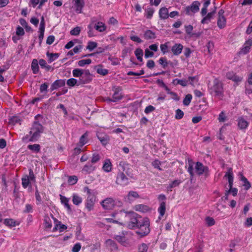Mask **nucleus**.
Here are the masks:
<instances>
[{"label": "nucleus", "mask_w": 252, "mask_h": 252, "mask_svg": "<svg viewBox=\"0 0 252 252\" xmlns=\"http://www.w3.org/2000/svg\"><path fill=\"white\" fill-rule=\"evenodd\" d=\"M120 215L122 217H124V219L122 220V221L119 223L126 226L130 229L136 228L139 224V222H140L143 219L133 211L125 212L124 211H121Z\"/></svg>", "instance_id": "f257e3e1"}, {"label": "nucleus", "mask_w": 252, "mask_h": 252, "mask_svg": "<svg viewBox=\"0 0 252 252\" xmlns=\"http://www.w3.org/2000/svg\"><path fill=\"white\" fill-rule=\"evenodd\" d=\"M43 226L44 230L46 231L62 232L63 231V224L55 219L52 215L45 216L44 218Z\"/></svg>", "instance_id": "f03ea898"}, {"label": "nucleus", "mask_w": 252, "mask_h": 252, "mask_svg": "<svg viewBox=\"0 0 252 252\" xmlns=\"http://www.w3.org/2000/svg\"><path fill=\"white\" fill-rule=\"evenodd\" d=\"M73 76L74 77H79V85H82L89 83L93 80V75L89 69L75 68L72 71Z\"/></svg>", "instance_id": "7ed1b4c3"}, {"label": "nucleus", "mask_w": 252, "mask_h": 252, "mask_svg": "<svg viewBox=\"0 0 252 252\" xmlns=\"http://www.w3.org/2000/svg\"><path fill=\"white\" fill-rule=\"evenodd\" d=\"M42 132L43 127L42 125L38 123L35 122L32 126L29 134H27L23 137L22 140L25 142L35 141L39 137Z\"/></svg>", "instance_id": "20e7f679"}, {"label": "nucleus", "mask_w": 252, "mask_h": 252, "mask_svg": "<svg viewBox=\"0 0 252 252\" xmlns=\"http://www.w3.org/2000/svg\"><path fill=\"white\" fill-rule=\"evenodd\" d=\"M211 94H214L215 96L221 98L223 95L222 84L219 79L216 78L213 81V85L209 86Z\"/></svg>", "instance_id": "39448f33"}, {"label": "nucleus", "mask_w": 252, "mask_h": 252, "mask_svg": "<svg viewBox=\"0 0 252 252\" xmlns=\"http://www.w3.org/2000/svg\"><path fill=\"white\" fill-rule=\"evenodd\" d=\"M150 222L148 218H143L140 222H139V224L136 227L138 230L136 231L137 234L140 235L141 237H144L148 235L150 229L149 228Z\"/></svg>", "instance_id": "423d86ee"}, {"label": "nucleus", "mask_w": 252, "mask_h": 252, "mask_svg": "<svg viewBox=\"0 0 252 252\" xmlns=\"http://www.w3.org/2000/svg\"><path fill=\"white\" fill-rule=\"evenodd\" d=\"M35 177L32 170H29V175L24 176L22 179V185L24 188H27L30 185V182H34Z\"/></svg>", "instance_id": "0eeeda50"}, {"label": "nucleus", "mask_w": 252, "mask_h": 252, "mask_svg": "<svg viewBox=\"0 0 252 252\" xmlns=\"http://www.w3.org/2000/svg\"><path fill=\"white\" fill-rule=\"evenodd\" d=\"M100 204L104 209L105 210H112L116 205L115 200L111 197H108L102 200Z\"/></svg>", "instance_id": "6e6552de"}, {"label": "nucleus", "mask_w": 252, "mask_h": 252, "mask_svg": "<svg viewBox=\"0 0 252 252\" xmlns=\"http://www.w3.org/2000/svg\"><path fill=\"white\" fill-rule=\"evenodd\" d=\"M195 169L196 174L198 175H201L204 173L206 176L208 175L209 170L208 167L204 166L203 164L200 162H197L196 163Z\"/></svg>", "instance_id": "1a4fd4ad"}, {"label": "nucleus", "mask_w": 252, "mask_h": 252, "mask_svg": "<svg viewBox=\"0 0 252 252\" xmlns=\"http://www.w3.org/2000/svg\"><path fill=\"white\" fill-rule=\"evenodd\" d=\"M114 239L122 245L125 247H129L131 245L128 239L123 232L121 234L115 235Z\"/></svg>", "instance_id": "9d476101"}, {"label": "nucleus", "mask_w": 252, "mask_h": 252, "mask_svg": "<svg viewBox=\"0 0 252 252\" xmlns=\"http://www.w3.org/2000/svg\"><path fill=\"white\" fill-rule=\"evenodd\" d=\"M116 183L120 186H125L128 184V179L123 172H119L117 175Z\"/></svg>", "instance_id": "9b49d317"}, {"label": "nucleus", "mask_w": 252, "mask_h": 252, "mask_svg": "<svg viewBox=\"0 0 252 252\" xmlns=\"http://www.w3.org/2000/svg\"><path fill=\"white\" fill-rule=\"evenodd\" d=\"M96 197L94 194H90L87 196L85 203V206L88 211H91L94 209Z\"/></svg>", "instance_id": "f8f14e48"}, {"label": "nucleus", "mask_w": 252, "mask_h": 252, "mask_svg": "<svg viewBox=\"0 0 252 252\" xmlns=\"http://www.w3.org/2000/svg\"><path fill=\"white\" fill-rule=\"evenodd\" d=\"M112 90L114 91L112 96L113 102H117L122 99V89L120 87L114 86L113 87Z\"/></svg>", "instance_id": "ddd939ff"}, {"label": "nucleus", "mask_w": 252, "mask_h": 252, "mask_svg": "<svg viewBox=\"0 0 252 252\" xmlns=\"http://www.w3.org/2000/svg\"><path fill=\"white\" fill-rule=\"evenodd\" d=\"M200 3L198 1H195L192 2L191 5L186 7V12L187 14H189L190 11L193 13H196L199 11V6Z\"/></svg>", "instance_id": "4468645a"}, {"label": "nucleus", "mask_w": 252, "mask_h": 252, "mask_svg": "<svg viewBox=\"0 0 252 252\" xmlns=\"http://www.w3.org/2000/svg\"><path fill=\"white\" fill-rule=\"evenodd\" d=\"M106 246L111 251H115L118 250V247L116 242L111 240L108 239L105 241Z\"/></svg>", "instance_id": "2eb2a0df"}, {"label": "nucleus", "mask_w": 252, "mask_h": 252, "mask_svg": "<svg viewBox=\"0 0 252 252\" xmlns=\"http://www.w3.org/2000/svg\"><path fill=\"white\" fill-rule=\"evenodd\" d=\"M74 1V7L76 13H82V10L84 6L85 3L84 0H73Z\"/></svg>", "instance_id": "dca6fc26"}, {"label": "nucleus", "mask_w": 252, "mask_h": 252, "mask_svg": "<svg viewBox=\"0 0 252 252\" xmlns=\"http://www.w3.org/2000/svg\"><path fill=\"white\" fill-rule=\"evenodd\" d=\"M183 46L180 43L175 44L171 48V51L175 56L179 55L182 52Z\"/></svg>", "instance_id": "f3484780"}, {"label": "nucleus", "mask_w": 252, "mask_h": 252, "mask_svg": "<svg viewBox=\"0 0 252 252\" xmlns=\"http://www.w3.org/2000/svg\"><path fill=\"white\" fill-rule=\"evenodd\" d=\"M252 45V40L249 39L246 41L244 43L243 48L241 49L240 51V53L243 54H246L249 52L251 47Z\"/></svg>", "instance_id": "a211bd4d"}, {"label": "nucleus", "mask_w": 252, "mask_h": 252, "mask_svg": "<svg viewBox=\"0 0 252 252\" xmlns=\"http://www.w3.org/2000/svg\"><path fill=\"white\" fill-rule=\"evenodd\" d=\"M95 168V166H94L91 162H88L87 164L84 166L82 169V172L86 174H90L94 171Z\"/></svg>", "instance_id": "6ab92c4d"}, {"label": "nucleus", "mask_w": 252, "mask_h": 252, "mask_svg": "<svg viewBox=\"0 0 252 252\" xmlns=\"http://www.w3.org/2000/svg\"><path fill=\"white\" fill-rule=\"evenodd\" d=\"M225 177H227L229 183V189L232 188L233 182V173L232 168H229L228 171L226 173Z\"/></svg>", "instance_id": "aec40b11"}, {"label": "nucleus", "mask_w": 252, "mask_h": 252, "mask_svg": "<svg viewBox=\"0 0 252 252\" xmlns=\"http://www.w3.org/2000/svg\"><path fill=\"white\" fill-rule=\"evenodd\" d=\"M3 223L8 227H12L19 225L20 222L12 219H5L3 220Z\"/></svg>", "instance_id": "412c9836"}, {"label": "nucleus", "mask_w": 252, "mask_h": 252, "mask_svg": "<svg viewBox=\"0 0 252 252\" xmlns=\"http://www.w3.org/2000/svg\"><path fill=\"white\" fill-rule=\"evenodd\" d=\"M249 125V123L243 117H240L238 119V126L240 129H246Z\"/></svg>", "instance_id": "4be33fe9"}, {"label": "nucleus", "mask_w": 252, "mask_h": 252, "mask_svg": "<svg viewBox=\"0 0 252 252\" xmlns=\"http://www.w3.org/2000/svg\"><path fill=\"white\" fill-rule=\"evenodd\" d=\"M159 16L161 19H166L169 17L168 10L167 8L163 7L159 10Z\"/></svg>", "instance_id": "5701e85b"}, {"label": "nucleus", "mask_w": 252, "mask_h": 252, "mask_svg": "<svg viewBox=\"0 0 252 252\" xmlns=\"http://www.w3.org/2000/svg\"><path fill=\"white\" fill-rule=\"evenodd\" d=\"M94 28L99 32H103L106 30L105 24L101 22H97L94 24Z\"/></svg>", "instance_id": "b1692460"}, {"label": "nucleus", "mask_w": 252, "mask_h": 252, "mask_svg": "<svg viewBox=\"0 0 252 252\" xmlns=\"http://www.w3.org/2000/svg\"><path fill=\"white\" fill-rule=\"evenodd\" d=\"M139 197L138 193L136 191H130L128 193L127 195L125 198V200L128 202H131L133 200L132 198H137Z\"/></svg>", "instance_id": "393cba45"}, {"label": "nucleus", "mask_w": 252, "mask_h": 252, "mask_svg": "<svg viewBox=\"0 0 252 252\" xmlns=\"http://www.w3.org/2000/svg\"><path fill=\"white\" fill-rule=\"evenodd\" d=\"M172 84L176 86L177 85H180L182 87H186L189 85L188 81L186 79H175L172 81Z\"/></svg>", "instance_id": "a878e982"}, {"label": "nucleus", "mask_w": 252, "mask_h": 252, "mask_svg": "<svg viewBox=\"0 0 252 252\" xmlns=\"http://www.w3.org/2000/svg\"><path fill=\"white\" fill-rule=\"evenodd\" d=\"M144 37L147 40L154 39L156 38L155 33L150 30H147L145 32Z\"/></svg>", "instance_id": "bb28decb"}, {"label": "nucleus", "mask_w": 252, "mask_h": 252, "mask_svg": "<svg viewBox=\"0 0 252 252\" xmlns=\"http://www.w3.org/2000/svg\"><path fill=\"white\" fill-rule=\"evenodd\" d=\"M88 134L85 132L80 138L79 141L77 145L79 147H82L87 142Z\"/></svg>", "instance_id": "cd10ccee"}, {"label": "nucleus", "mask_w": 252, "mask_h": 252, "mask_svg": "<svg viewBox=\"0 0 252 252\" xmlns=\"http://www.w3.org/2000/svg\"><path fill=\"white\" fill-rule=\"evenodd\" d=\"M95 68L96 69L97 73L102 76L106 75L109 72L108 69L103 68L102 65L100 64L95 66Z\"/></svg>", "instance_id": "c85d7f7f"}, {"label": "nucleus", "mask_w": 252, "mask_h": 252, "mask_svg": "<svg viewBox=\"0 0 252 252\" xmlns=\"http://www.w3.org/2000/svg\"><path fill=\"white\" fill-rule=\"evenodd\" d=\"M103 170L107 172H110L112 170V164L109 159L105 160L102 167Z\"/></svg>", "instance_id": "c756f323"}, {"label": "nucleus", "mask_w": 252, "mask_h": 252, "mask_svg": "<svg viewBox=\"0 0 252 252\" xmlns=\"http://www.w3.org/2000/svg\"><path fill=\"white\" fill-rule=\"evenodd\" d=\"M241 180L244 183L243 186L246 190H248L251 188V184L248 179L242 174L241 175Z\"/></svg>", "instance_id": "7c9ffc66"}, {"label": "nucleus", "mask_w": 252, "mask_h": 252, "mask_svg": "<svg viewBox=\"0 0 252 252\" xmlns=\"http://www.w3.org/2000/svg\"><path fill=\"white\" fill-rule=\"evenodd\" d=\"M31 67L33 71V73L36 74L39 71V66L38 61L36 59H33Z\"/></svg>", "instance_id": "2f4dec72"}, {"label": "nucleus", "mask_w": 252, "mask_h": 252, "mask_svg": "<svg viewBox=\"0 0 252 252\" xmlns=\"http://www.w3.org/2000/svg\"><path fill=\"white\" fill-rule=\"evenodd\" d=\"M217 24L220 28H223L226 25V19L224 16L218 17Z\"/></svg>", "instance_id": "473e14b6"}, {"label": "nucleus", "mask_w": 252, "mask_h": 252, "mask_svg": "<svg viewBox=\"0 0 252 252\" xmlns=\"http://www.w3.org/2000/svg\"><path fill=\"white\" fill-rule=\"evenodd\" d=\"M134 54L137 58V59L140 62H142V56L143 55V50L140 48H137L135 51Z\"/></svg>", "instance_id": "72a5a7b5"}, {"label": "nucleus", "mask_w": 252, "mask_h": 252, "mask_svg": "<svg viewBox=\"0 0 252 252\" xmlns=\"http://www.w3.org/2000/svg\"><path fill=\"white\" fill-rule=\"evenodd\" d=\"M165 210L166 203L164 201H162L160 203V206L158 208V211L160 216L162 217L165 214Z\"/></svg>", "instance_id": "f704fd0d"}, {"label": "nucleus", "mask_w": 252, "mask_h": 252, "mask_svg": "<svg viewBox=\"0 0 252 252\" xmlns=\"http://www.w3.org/2000/svg\"><path fill=\"white\" fill-rule=\"evenodd\" d=\"M67 183L69 185H75L78 181L77 177L75 175L67 176Z\"/></svg>", "instance_id": "c9c22d12"}, {"label": "nucleus", "mask_w": 252, "mask_h": 252, "mask_svg": "<svg viewBox=\"0 0 252 252\" xmlns=\"http://www.w3.org/2000/svg\"><path fill=\"white\" fill-rule=\"evenodd\" d=\"M28 148L35 153H38L40 150V146L39 144L29 145Z\"/></svg>", "instance_id": "e433bc0d"}, {"label": "nucleus", "mask_w": 252, "mask_h": 252, "mask_svg": "<svg viewBox=\"0 0 252 252\" xmlns=\"http://www.w3.org/2000/svg\"><path fill=\"white\" fill-rule=\"evenodd\" d=\"M63 85V80H58L55 81L52 85L51 89L52 90H56L59 88L62 87Z\"/></svg>", "instance_id": "4c0bfd02"}, {"label": "nucleus", "mask_w": 252, "mask_h": 252, "mask_svg": "<svg viewBox=\"0 0 252 252\" xmlns=\"http://www.w3.org/2000/svg\"><path fill=\"white\" fill-rule=\"evenodd\" d=\"M215 14V11H212L211 12L208 13L206 16H205L202 20H201L202 24L207 23L208 21H209L212 18L213 16Z\"/></svg>", "instance_id": "58836bf2"}, {"label": "nucleus", "mask_w": 252, "mask_h": 252, "mask_svg": "<svg viewBox=\"0 0 252 252\" xmlns=\"http://www.w3.org/2000/svg\"><path fill=\"white\" fill-rule=\"evenodd\" d=\"M78 83V79H76L73 78L69 79L66 82V84L70 87H73L75 85L79 86L80 85H79Z\"/></svg>", "instance_id": "ea45409f"}, {"label": "nucleus", "mask_w": 252, "mask_h": 252, "mask_svg": "<svg viewBox=\"0 0 252 252\" xmlns=\"http://www.w3.org/2000/svg\"><path fill=\"white\" fill-rule=\"evenodd\" d=\"M187 80L188 81L189 85L194 86L197 83L198 78L197 76H189Z\"/></svg>", "instance_id": "a19ab883"}, {"label": "nucleus", "mask_w": 252, "mask_h": 252, "mask_svg": "<svg viewBox=\"0 0 252 252\" xmlns=\"http://www.w3.org/2000/svg\"><path fill=\"white\" fill-rule=\"evenodd\" d=\"M47 56L49 59V62L50 63H51L55 61L56 59H57L59 57V55L57 53H47Z\"/></svg>", "instance_id": "79ce46f5"}, {"label": "nucleus", "mask_w": 252, "mask_h": 252, "mask_svg": "<svg viewBox=\"0 0 252 252\" xmlns=\"http://www.w3.org/2000/svg\"><path fill=\"white\" fill-rule=\"evenodd\" d=\"M92 63V60L90 59L81 60L78 62V65L79 66H84L86 64H90Z\"/></svg>", "instance_id": "37998d69"}, {"label": "nucleus", "mask_w": 252, "mask_h": 252, "mask_svg": "<svg viewBox=\"0 0 252 252\" xmlns=\"http://www.w3.org/2000/svg\"><path fill=\"white\" fill-rule=\"evenodd\" d=\"M145 16L147 19H151L154 12V9L153 8L149 7L146 9Z\"/></svg>", "instance_id": "c03bdc74"}, {"label": "nucleus", "mask_w": 252, "mask_h": 252, "mask_svg": "<svg viewBox=\"0 0 252 252\" xmlns=\"http://www.w3.org/2000/svg\"><path fill=\"white\" fill-rule=\"evenodd\" d=\"M192 99V95L190 94H188L186 95L183 100V104L185 106H188L190 104Z\"/></svg>", "instance_id": "a18cd8bd"}, {"label": "nucleus", "mask_w": 252, "mask_h": 252, "mask_svg": "<svg viewBox=\"0 0 252 252\" xmlns=\"http://www.w3.org/2000/svg\"><path fill=\"white\" fill-rule=\"evenodd\" d=\"M82 198L77 195H73L72 201L74 204L78 205L82 202Z\"/></svg>", "instance_id": "49530a36"}, {"label": "nucleus", "mask_w": 252, "mask_h": 252, "mask_svg": "<svg viewBox=\"0 0 252 252\" xmlns=\"http://www.w3.org/2000/svg\"><path fill=\"white\" fill-rule=\"evenodd\" d=\"M188 171L189 172L190 177L192 178L193 177L194 173H193V168L192 161L191 159L189 160V167H188Z\"/></svg>", "instance_id": "de8ad7c7"}, {"label": "nucleus", "mask_w": 252, "mask_h": 252, "mask_svg": "<svg viewBox=\"0 0 252 252\" xmlns=\"http://www.w3.org/2000/svg\"><path fill=\"white\" fill-rule=\"evenodd\" d=\"M184 115V112L180 109H178L176 110V114L175 118L177 120L181 119Z\"/></svg>", "instance_id": "09e8293b"}, {"label": "nucleus", "mask_w": 252, "mask_h": 252, "mask_svg": "<svg viewBox=\"0 0 252 252\" xmlns=\"http://www.w3.org/2000/svg\"><path fill=\"white\" fill-rule=\"evenodd\" d=\"M168 43L169 42H166L164 44H160V48L163 54H165L168 52Z\"/></svg>", "instance_id": "8fccbe9b"}, {"label": "nucleus", "mask_w": 252, "mask_h": 252, "mask_svg": "<svg viewBox=\"0 0 252 252\" xmlns=\"http://www.w3.org/2000/svg\"><path fill=\"white\" fill-rule=\"evenodd\" d=\"M231 75V74L230 73L227 74V75L228 78H229V79H231V80H232L235 82H236L241 81L242 78L239 77L234 74H233L232 75Z\"/></svg>", "instance_id": "3c124183"}, {"label": "nucleus", "mask_w": 252, "mask_h": 252, "mask_svg": "<svg viewBox=\"0 0 252 252\" xmlns=\"http://www.w3.org/2000/svg\"><path fill=\"white\" fill-rule=\"evenodd\" d=\"M39 64L41 67L45 68L47 70H49L51 68V66L49 65H48L47 64L46 62L43 59H41L39 60Z\"/></svg>", "instance_id": "603ef678"}, {"label": "nucleus", "mask_w": 252, "mask_h": 252, "mask_svg": "<svg viewBox=\"0 0 252 252\" xmlns=\"http://www.w3.org/2000/svg\"><path fill=\"white\" fill-rule=\"evenodd\" d=\"M158 63L161 64L163 68H165L168 65V62L165 58H160L158 60Z\"/></svg>", "instance_id": "864d4df0"}, {"label": "nucleus", "mask_w": 252, "mask_h": 252, "mask_svg": "<svg viewBox=\"0 0 252 252\" xmlns=\"http://www.w3.org/2000/svg\"><path fill=\"white\" fill-rule=\"evenodd\" d=\"M96 47L97 43L93 41H89L88 43V45L86 47V48L90 51H92Z\"/></svg>", "instance_id": "5fc2aeb1"}, {"label": "nucleus", "mask_w": 252, "mask_h": 252, "mask_svg": "<svg viewBox=\"0 0 252 252\" xmlns=\"http://www.w3.org/2000/svg\"><path fill=\"white\" fill-rule=\"evenodd\" d=\"M100 159V157L98 154H94L93 155L92 159H91V163L93 164L98 162Z\"/></svg>", "instance_id": "6e6d98bb"}, {"label": "nucleus", "mask_w": 252, "mask_h": 252, "mask_svg": "<svg viewBox=\"0 0 252 252\" xmlns=\"http://www.w3.org/2000/svg\"><path fill=\"white\" fill-rule=\"evenodd\" d=\"M25 34L24 29L20 26H18L16 30V35L17 36H22Z\"/></svg>", "instance_id": "4d7b16f0"}, {"label": "nucleus", "mask_w": 252, "mask_h": 252, "mask_svg": "<svg viewBox=\"0 0 252 252\" xmlns=\"http://www.w3.org/2000/svg\"><path fill=\"white\" fill-rule=\"evenodd\" d=\"M80 28L79 27H76L75 28H73L71 31L70 32V33L72 35H78L79 34L80 32Z\"/></svg>", "instance_id": "13d9d810"}, {"label": "nucleus", "mask_w": 252, "mask_h": 252, "mask_svg": "<svg viewBox=\"0 0 252 252\" xmlns=\"http://www.w3.org/2000/svg\"><path fill=\"white\" fill-rule=\"evenodd\" d=\"M160 164H161L160 161H159L158 159L155 160L152 163V165L153 166V167L155 168H157V169H158L159 171H162V169L159 166Z\"/></svg>", "instance_id": "bf43d9fd"}, {"label": "nucleus", "mask_w": 252, "mask_h": 252, "mask_svg": "<svg viewBox=\"0 0 252 252\" xmlns=\"http://www.w3.org/2000/svg\"><path fill=\"white\" fill-rule=\"evenodd\" d=\"M148 247L147 244L142 243L138 248V252H147Z\"/></svg>", "instance_id": "052dcab7"}, {"label": "nucleus", "mask_w": 252, "mask_h": 252, "mask_svg": "<svg viewBox=\"0 0 252 252\" xmlns=\"http://www.w3.org/2000/svg\"><path fill=\"white\" fill-rule=\"evenodd\" d=\"M206 223L209 226H213L215 224V221L213 218L207 217L206 218Z\"/></svg>", "instance_id": "680f3d73"}, {"label": "nucleus", "mask_w": 252, "mask_h": 252, "mask_svg": "<svg viewBox=\"0 0 252 252\" xmlns=\"http://www.w3.org/2000/svg\"><path fill=\"white\" fill-rule=\"evenodd\" d=\"M136 207L137 210H139L143 212L146 211L148 210V207L143 204L137 205Z\"/></svg>", "instance_id": "e2e57ef3"}, {"label": "nucleus", "mask_w": 252, "mask_h": 252, "mask_svg": "<svg viewBox=\"0 0 252 252\" xmlns=\"http://www.w3.org/2000/svg\"><path fill=\"white\" fill-rule=\"evenodd\" d=\"M77 39H74L73 40L70 41L65 45L64 47L66 49H69L72 47L74 44L77 43Z\"/></svg>", "instance_id": "0e129e2a"}, {"label": "nucleus", "mask_w": 252, "mask_h": 252, "mask_svg": "<svg viewBox=\"0 0 252 252\" xmlns=\"http://www.w3.org/2000/svg\"><path fill=\"white\" fill-rule=\"evenodd\" d=\"M81 248V245L79 243L75 244L72 249V252H78Z\"/></svg>", "instance_id": "69168bd1"}, {"label": "nucleus", "mask_w": 252, "mask_h": 252, "mask_svg": "<svg viewBox=\"0 0 252 252\" xmlns=\"http://www.w3.org/2000/svg\"><path fill=\"white\" fill-rule=\"evenodd\" d=\"M154 55V54L153 52L149 50L148 49H146L145 50V57L146 58H148L150 57H152Z\"/></svg>", "instance_id": "338daca9"}, {"label": "nucleus", "mask_w": 252, "mask_h": 252, "mask_svg": "<svg viewBox=\"0 0 252 252\" xmlns=\"http://www.w3.org/2000/svg\"><path fill=\"white\" fill-rule=\"evenodd\" d=\"M81 148L82 147H79L77 146V147H76L74 149L73 154L74 158H75V157L76 156H77L81 153V152L82 151Z\"/></svg>", "instance_id": "774afa93"}]
</instances>
